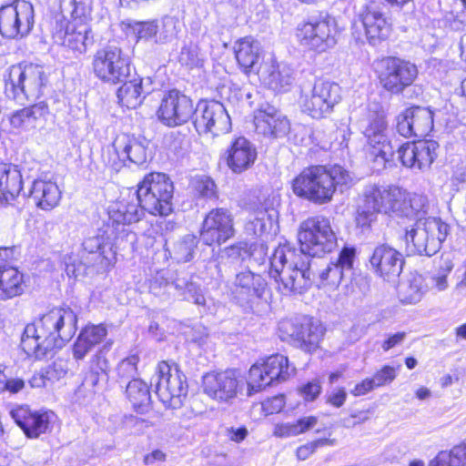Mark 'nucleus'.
<instances>
[{"label":"nucleus","mask_w":466,"mask_h":466,"mask_svg":"<svg viewBox=\"0 0 466 466\" xmlns=\"http://www.w3.org/2000/svg\"><path fill=\"white\" fill-rule=\"evenodd\" d=\"M143 214V208L137 196L134 195L122 198L112 204L108 210L109 218L116 234H126L127 238L131 237L132 240H134L135 236L131 231L127 230L126 227L138 222Z\"/></svg>","instance_id":"25"},{"label":"nucleus","mask_w":466,"mask_h":466,"mask_svg":"<svg viewBox=\"0 0 466 466\" xmlns=\"http://www.w3.org/2000/svg\"><path fill=\"white\" fill-rule=\"evenodd\" d=\"M151 85L149 78L145 81L143 79H134L131 81H124L117 90V98L122 106L127 108H136L139 106L144 97L145 94L150 92L148 86Z\"/></svg>","instance_id":"38"},{"label":"nucleus","mask_w":466,"mask_h":466,"mask_svg":"<svg viewBox=\"0 0 466 466\" xmlns=\"http://www.w3.org/2000/svg\"><path fill=\"white\" fill-rule=\"evenodd\" d=\"M90 32V26L86 23L76 24L61 21L56 27L53 38L58 45L82 54L86 50Z\"/></svg>","instance_id":"28"},{"label":"nucleus","mask_w":466,"mask_h":466,"mask_svg":"<svg viewBox=\"0 0 466 466\" xmlns=\"http://www.w3.org/2000/svg\"><path fill=\"white\" fill-rule=\"evenodd\" d=\"M396 378V370L389 365L383 366L371 378L376 388L391 383Z\"/></svg>","instance_id":"56"},{"label":"nucleus","mask_w":466,"mask_h":466,"mask_svg":"<svg viewBox=\"0 0 466 466\" xmlns=\"http://www.w3.org/2000/svg\"><path fill=\"white\" fill-rule=\"evenodd\" d=\"M257 158L254 146L245 137L235 139L228 150L227 164L234 173L248 169Z\"/></svg>","instance_id":"31"},{"label":"nucleus","mask_w":466,"mask_h":466,"mask_svg":"<svg viewBox=\"0 0 466 466\" xmlns=\"http://www.w3.org/2000/svg\"><path fill=\"white\" fill-rule=\"evenodd\" d=\"M67 372V363L63 360H58L46 370V378L48 380H58L64 378Z\"/></svg>","instance_id":"59"},{"label":"nucleus","mask_w":466,"mask_h":466,"mask_svg":"<svg viewBox=\"0 0 466 466\" xmlns=\"http://www.w3.org/2000/svg\"><path fill=\"white\" fill-rule=\"evenodd\" d=\"M379 79L384 89L400 94L410 86L418 75L414 64L396 57H386L379 64Z\"/></svg>","instance_id":"17"},{"label":"nucleus","mask_w":466,"mask_h":466,"mask_svg":"<svg viewBox=\"0 0 466 466\" xmlns=\"http://www.w3.org/2000/svg\"><path fill=\"white\" fill-rule=\"evenodd\" d=\"M375 385L371 378H367L356 384L355 387L350 390V393L355 397L363 396L375 389Z\"/></svg>","instance_id":"64"},{"label":"nucleus","mask_w":466,"mask_h":466,"mask_svg":"<svg viewBox=\"0 0 466 466\" xmlns=\"http://www.w3.org/2000/svg\"><path fill=\"white\" fill-rule=\"evenodd\" d=\"M194 240L191 238H185L174 244L173 256L177 262H187L192 258Z\"/></svg>","instance_id":"53"},{"label":"nucleus","mask_w":466,"mask_h":466,"mask_svg":"<svg viewBox=\"0 0 466 466\" xmlns=\"http://www.w3.org/2000/svg\"><path fill=\"white\" fill-rule=\"evenodd\" d=\"M356 257L354 248L344 247L336 262L329 263L318 273L319 286L336 289L342 281L345 272L351 270Z\"/></svg>","instance_id":"29"},{"label":"nucleus","mask_w":466,"mask_h":466,"mask_svg":"<svg viewBox=\"0 0 466 466\" xmlns=\"http://www.w3.org/2000/svg\"><path fill=\"white\" fill-rule=\"evenodd\" d=\"M235 234L233 216L225 208H214L206 216L200 238L206 245H221Z\"/></svg>","instance_id":"19"},{"label":"nucleus","mask_w":466,"mask_h":466,"mask_svg":"<svg viewBox=\"0 0 466 466\" xmlns=\"http://www.w3.org/2000/svg\"><path fill=\"white\" fill-rule=\"evenodd\" d=\"M352 184L350 173L341 166H311L304 168L292 180V190L301 198L323 205L333 199L338 188L343 191Z\"/></svg>","instance_id":"3"},{"label":"nucleus","mask_w":466,"mask_h":466,"mask_svg":"<svg viewBox=\"0 0 466 466\" xmlns=\"http://www.w3.org/2000/svg\"><path fill=\"white\" fill-rule=\"evenodd\" d=\"M126 393L133 407L143 412L151 401L150 391L147 384L141 380L134 379L128 382Z\"/></svg>","instance_id":"43"},{"label":"nucleus","mask_w":466,"mask_h":466,"mask_svg":"<svg viewBox=\"0 0 466 466\" xmlns=\"http://www.w3.org/2000/svg\"><path fill=\"white\" fill-rule=\"evenodd\" d=\"M439 145L434 140H420L405 143L400 146L396 154L403 166L416 170L429 168L435 157Z\"/></svg>","instance_id":"23"},{"label":"nucleus","mask_w":466,"mask_h":466,"mask_svg":"<svg viewBox=\"0 0 466 466\" xmlns=\"http://www.w3.org/2000/svg\"><path fill=\"white\" fill-rule=\"evenodd\" d=\"M173 183L166 174L150 173L139 183L137 198L148 213L168 216L173 211Z\"/></svg>","instance_id":"7"},{"label":"nucleus","mask_w":466,"mask_h":466,"mask_svg":"<svg viewBox=\"0 0 466 466\" xmlns=\"http://www.w3.org/2000/svg\"><path fill=\"white\" fill-rule=\"evenodd\" d=\"M34 7L25 0H15L0 7V34L6 38H22L34 26Z\"/></svg>","instance_id":"15"},{"label":"nucleus","mask_w":466,"mask_h":466,"mask_svg":"<svg viewBox=\"0 0 466 466\" xmlns=\"http://www.w3.org/2000/svg\"><path fill=\"white\" fill-rule=\"evenodd\" d=\"M339 35L337 21L329 15L301 23L296 32L299 45L317 53L333 48L338 43Z\"/></svg>","instance_id":"11"},{"label":"nucleus","mask_w":466,"mask_h":466,"mask_svg":"<svg viewBox=\"0 0 466 466\" xmlns=\"http://www.w3.org/2000/svg\"><path fill=\"white\" fill-rule=\"evenodd\" d=\"M294 70L287 64L275 61L266 63L259 71L260 79L270 89L278 92L287 91L293 85Z\"/></svg>","instance_id":"30"},{"label":"nucleus","mask_w":466,"mask_h":466,"mask_svg":"<svg viewBox=\"0 0 466 466\" xmlns=\"http://www.w3.org/2000/svg\"><path fill=\"white\" fill-rule=\"evenodd\" d=\"M407 193L398 187L369 185L358 206L355 221L360 228H369L379 213L404 211Z\"/></svg>","instance_id":"4"},{"label":"nucleus","mask_w":466,"mask_h":466,"mask_svg":"<svg viewBox=\"0 0 466 466\" xmlns=\"http://www.w3.org/2000/svg\"><path fill=\"white\" fill-rule=\"evenodd\" d=\"M454 263L451 255H442L436 271L430 279L431 288L437 291H444L449 287L448 276L451 274Z\"/></svg>","instance_id":"47"},{"label":"nucleus","mask_w":466,"mask_h":466,"mask_svg":"<svg viewBox=\"0 0 466 466\" xmlns=\"http://www.w3.org/2000/svg\"><path fill=\"white\" fill-rule=\"evenodd\" d=\"M235 57L245 73L249 72L260 58L261 46L252 36H246L234 44Z\"/></svg>","instance_id":"35"},{"label":"nucleus","mask_w":466,"mask_h":466,"mask_svg":"<svg viewBox=\"0 0 466 466\" xmlns=\"http://www.w3.org/2000/svg\"><path fill=\"white\" fill-rule=\"evenodd\" d=\"M194 127L199 135L217 137L230 131L231 119L222 103L200 101L195 109Z\"/></svg>","instance_id":"16"},{"label":"nucleus","mask_w":466,"mask_h":466,"mask_svg":"<svg viewBox=\"0 0 466 466\" xmlns=\"http://www.w3.org/2000/svg\"><path fill=\"white\" fill-rule=\"evenodd\" d=\"M300 252L289 245H280L270 257L269 277L282 295L302 293L308 289L315 273L311 263L304 261L303 254L322 257L338 246L336 233L329 218L315 216L300 224L299 231Z\"/></svg>","instance_id":"1"},{"label":"nucleus","mask_w":466,"mask_h":466,"mask_svg":"<svg viewBox=\"0 0 466 466\" xmlns=\"http://www.w3.org/2000/svg\"><path fill=\"white\" fill-rule=\"evenodd\" d=\"M133 33L138 39L149 40L157 37L158 25L156 21L136 22L132 25Z\"/></svg>","instance_id":"54"},{"label":"nucleus","mask_w":466,"mask_h":466,"mask_svg":"<svg viewBox=\"0 0 466 466\" xmlns=\"http://www.w3.org/2000/svg\"><path fill=\"white\" fill-rule=\"evenodd\" d=\"M157 377L156 393L160 401L167 408H180L187 394V384L186 376L177 365L160 362Z\"/></svg>","instance_id":"13"},{"label":"nucleus","mask_w":466,"mask_h":466,"mask_svg":"<svg viewBox=\"0 0 466 466\" xmlns=\"http://www.w3.org/2000/svg\"><path fill=\"white\" fill-rule=\"evenodd\" d=\"M104 246V238L102 236H93L86 238L83 242V248L88 253H100Z\"/></svg>","instance_id":"63"},{"label":"nucleus","mask_w":466,"mask_h":466,"mask_svg":"<svg viewBox=\"0 0 466 466\" xmlns=\"http://www.w3.org/2000/svg\"><path fill=\"white\" fill-rule=\"evenodd\" d=\"M309 317L301 316L290 319H282L279 323V330L282 339H291L297 340L298 336L300 335V329H307L309 327Z\"/></svg>","instance_id":"49"},{"label":"nucleus","mask_w":466,"mask_h":466,"mask_svg":"<svg viewBox=\"0 0 466 466\" xmlns=\"http://www.w3.org/2000/svg\"><path fill=\"white\" fill-rule=\"evenodd\" d=\"M206 59L205 53L201 51L197 42L185 43L178 54L179 64L189 69L202 67Z\"/></svg>","instance_id":"45"},{"label":"nucleus","mask_w":466,"mask_h":466,"mask_svg":"<svg viewBox=\"0 0 466 466\" xmlns=\"http://www.w3.org/2000/svg\"><path fill=\"white\" fill-rule=\"evenodd\" d=\"M76 314L69 307L54 308L26 325L21 348L27 356L41 359L69 341L76 331Z\"/></svg>","instance_id":"2"},{"label":"nucleus","mask_w":466,"mask_h":466,"mask_svg":"<svg viewBox=\"0 0 466 466\" xmlns=\"http://www.w3.org/2000/svg\"><path fill=\"white\" fill-rule=\"evenodd\" d=\"M11 417L27 438L36 439L51 431L55 414L51 411H33L27 406H19L10 411Z\"/></svg>","instance_id":"26"},{"label":"nucleus","mask_w":466,"mask_h":466,"mask_svg":"<svg viewBox=\"0 0 466 466\" xmlns=\"http://www.w3.org/2000/svg\"><path fill=\"white\" fill-rule=\"evenodd\" d=\"M248 255V245L243 242L227 247L221 251V257L231 261L243 260Z\"/></svg>","instance_id":"55"},{"label":"nucleus","mask_w":466,"mask_h":466,"mask_svg":"<svg viewBox=\"0 0 466 466\" xmlns=\"http://www.w3.org/2000/svg\"><path fill=\"white\" fill-rule=\"evenodd\" d=\"M107 154L110 156L107 163L115 169H118L127 160L137 165L144 164L147 157L146 146L127 134L115 138L111 147L107 148Z\"/></svg>","instance_id":"20"},{"label":"nucleus","mask_w":466,"mask_h":466,"mask_svg":"<svg viewBox=\"0 0 466 466\" xmlns=\"http://www.w3.org/2000/svg\"><path fill=\"white\" fill-rule=\"evenodd\" d=\"M242 385V380L233 370L212 371L202 377L203 392L218 402H230L238 396Z\"/></svg>","instance_id":"18"},{"label":"nucleus","mask_w":466,"mask_h":466,"mask_svg":"<svg viewBox=\"0 0 466 466\" xmlns=\"http://www.w3.org/2000/svg\"><path fill=\"white\" fill-rule=\"evenodd\" d=\"M340 99V86L338 84L318 79L312 86L302 87L299 106L304 113L320 119L329 115Z\"/></svg>","instance_id":"9"},{"label":"nucleus","mask_w":466,"mask_h":466,"mask_svg":"<svg viewBox=\"0 0 466 466\" xmlns=\"http://www.w3.org/2000/svg\"><path fill=\"white\" fill-rule=\"evenodd\" d=\"M191 187L196 195L204 198L217 197V186L214 180L208 176H196L191 180Z\"/></svg>","instance_id":"51"},{"label":"nucleus","mask_w":466,"mask_h":466,"mask_svg":"<svg viewBox=\"0 0 466 466\" xmlns=\"http://www.w3.org/2000/svg\"><path fill=\"white\" fill-rule=\"evenodd\" d=\"M61 11L65 18H69V23H86L91 19V0H63Z\"/></svg>","instance_id":"41"},{"label":"nucleus","mask_w":466,"mask_h":466,"mask_svg":"<svg viewBox=\"0 0 466 466\" xmlns=\"http://www.w3.org/2000/svg\"><path fill=\"white\" fill-rule=\"evenodd\" d=\"M363 134L368 139V157L372 162L373 169L379 171L393 160L395 152L392 145L387 141L386 114L383 107L377 103H370L367 117L361 123Z\"/></svg>","instance_id":"5"},{"label":"nucleus","mask_w":466,"mask_h":466,"mask_svg":"<svg viewBox=\"0 0 466 466\" xmlns=\"http://www.w3.org/2000/svg\"><path fill=\"white\" fill-rule=\"evenodd\" d=\"M108 363L102 356H95L91 362L89 371L85 377L84 383L91 387L94 391L103 390L108 380Z\"/></svg>","instance_id":"42"},{"label":"nucleus","mask_w":466,"mask_h":466,"mask_svg":"<svg viewBox=\"0 0 466 466\" xmlns=\"http://www.w3.org/2000/svg\"><path fill=\"white\" fill-rule=\"evenodd\" d=\"M23 188L22 175L16 166L0 163V202L9 203Z\"/></svg>","instance_id":"33"},{"label":"nucleus","mask_w":466,"mask_h":466,"mask_svg":"<svg viewBox=\"0 0 466 466\" xmlns=\"http://www.w3.org/2000/svg\"><path fill=\"white\" fill-rule=\"evenodd\" d=\"M432 128L433 113L427 107H410L398 116L397 130L404 137H423L429 135Z\"/></svg>","instance_id":"24"},{"label":"nucleus","mask_w":466,"mask_h":466,"mask_svg":"<svg viewBox=\"0 0 466 466\" xmlns=\"http://www.w3.org/2000/svg\"><path fill=\"white\" fill-rule=\"evenodd\" d=\"M138 357L131 355L124 359L117 366V375L122 379H129L137 373Z\"/></svg>","instance_id":"57"},{"label":"nucleus","mask_w":466,"mask_h":466,"mask_svg":"<svg viewBox=\"0 0 466 466\" xmlns=\"http://www.w3.org/2000/svg\"><path fill=\"white\" fill-rule=\"evenodd\" d=\"M254 125L257 133L269 138L284 137L290 130L289 119L270 106L255 111Z\"/></svg>","instance_id":"27"},{"label":"nucleus","mask_w":466,"mask_h":466,"mask_svg":"<svg viewBox=\"0 0 466 466\" xmlns=\"http://www.w3.org/2000/svg\"><path fill=\"white\" fill-rule=\"evenodd\" d=\"M46 77L41 66L18 64L9 68L5 79L6 96L20 103L24 99L38 97L46 85Z\"/></svg>","instance_id":"8"},{"label":"nucleus","mask_w":466,"mask_h":466,"mask_svg":"<svg viewBox=\"0 0 466 466\" xmlns=\"http://www.w3.org/2000/svg\"><path fill=\"white\" fill-rule=\"evenodd\" d=\"M266 285L262 276L244 270L236 275L232 292L238 299L249 300L262 297Z\"/></svg>","instance_id":"32"},{"label":"nucleus","mask_w":466,"mask_h":466,"mask_svg":"<svg viewBox=\"0 0 466 466\" xmlns=\"http://www.w3.org/2000/svg\"><path fill=\"white\" fill-rule=\"evenodd\" d=\"M31 198L39 208L51 210L58 205L61 198V191L56 182L35 179L32 185Z\"/></svg>","instance_id":"34"},{"label":"nucleus","mask_w":466,"mask_h":466,"mask_svg":"<svg viewBox=\"0 0 466 466\" xmlns=\"http://www.w3.org/2000/svg\"><path fill=\"white\" fill-rule=\"evenodd\" d=\"M295 373V368H290L288 358L275 354L267 358L261 363L252 365L248 371V387L249 394L258 392L271 385L275 380L284 381Z\"/></svg>","instance_id":"14"},{"label":"nucleus","mask_w":466,"mask_h":466,"mask_svg":"<svg viewBox=\"0 0 466 466\" xmlns=\"http://www.w3.org/2000/svg\"><path fill=\"white\" fill-rule=\"evenodd\" d=\"M333 441L329 439H319L305 445H302L297 449V457L299 460L308 459L319 447H322L325 445H331Z\"/></svg>","instance_id":"58"},{"label":"nucleus","mask_w":466,"mask_h":466,"mask_svg":"<svg viewBox=\"0 0 466 466\" xmlns=\"http://www.w3.org/2000/svg\"><path fill=\"white\" fill-rule=\"evenodd\" d=\"M450 227L435 217L419 218L410 230L406 231V251L408 255L432 256L446 239Z\"/></svg>","instance_id":"6"},{"label":"nucleus","mask_w":466,"mask_h":466,"mask_svg":"<svg viewBox=\"0 0 466 466\" xmlns=\"http://www.w3.org/2000/svg\"><path fill=\"white\" fill-rule=\"evenodd\" d=\"M309 324L307 329H299L300 335L298 336L296 342L303 350L310 352L318 347L323 331L321 327L309 317Z\"/></svg>","instance_id":"48"},{"label":"nucleus","mask_w":466,"mask_h":466,"mask_svg":"<svg viewBox=\"0 0 466 466\" xmlns=\"http://www.w3.org/2000/svg\"><path fill=\"white\" fill-rule=\"evenodd\" d=\"M317 418L314 416L304 417L293 423L277 424L274 427L273 434L279 438H288L303 433L317 424Z\"/></svg>","instance_id":"46"},{"label":"nucleus","mask_w":466,"mask_h":466,"mask_svg":"<svg viewBox=\"0 0 466 466\" xmlns=\"http://www.w3.org/2000/svg\"><path fill=\"white\" fill-rule=\"evenodd\" d=\"M428 466H466V440L450 451H440Z\"/></svg>","instance_id":"44"},{"label":"nucleus","mask_w":466,"mask_h":466,"mask_svg":"<svg viewBox=\"0 0 466 466\" xmlns=\"http://www.w3.org/2000/svg\"><path fill=\"white\" fill-rule=\"evenodd\" d=\"M374 273L389 282H395L402 271L403 255L388 244L377 246L370 258Z\"/></svg>","instance_id":"21"},{"label":"nucleus","mask_w":466,"mask_h":466,"mask_svg":"<svg viewBox=\"0 0 466 466\" xmlns=\"http://www.w3.org/2000/svg\"><path fill=\"white\" fill-rule=\"evenodd\" d=\"M179 27V20L177 17L171 15L164 16L160 26L158 25L157 37L155 39V42L158 44L171 42L177 38Z\"/></svg>","instance_id":"50"},{"label":"nucleus","mask_w":466,"mask_h":466,"mask_svg":"<svg viewBox=\"0 0 466 466\" xmlns=\"http://www.w3.org/2000/svg\"><path fill=\"white\" fill-rule=\"evenodd\" d=\"M407 337V333L404 331H400L395 334L389 335L382 342L381 349L384 352L389 351L390 350L400 345L403 343Z\"/></svg>","instance_id":"62"},{"label":"nucleus","mask_w":466,"mask_h":466,"mask_svg":"<svg viewBox=\"0 0 466 466\" xmlns=\"http://www.w3.org/2000/svg\"><path fill=\"white\" fill-rule=\"evenodd\" d=\"M275 212L265 208L257 209L249 215L245 225V231L251 237H262L269 232L273 227Z\"/></svg>","instance_id":"40"},{"label":"nucleus","mask_w":466,"mask_h":466,"mask_svg":"<svg viewBox=\"0 0 466 466\" xmlns=\"http://www.w3.org/2000/svg\"><path fill=\"white\" fill-rule=\"evenodd\" d=\"M24 275L15 267L0 266V299L6 300L24 292Z\"/></svg>","instance_id":"39"},{"label":"nucleus","mask_w":466,"mask_h":466,"mask_svg":"<svg viewBox=\"0 0 466 466\" xmlns=\"http://www.w3.org/2000/svg\"><path fill=\"white\" fill-rule=\"evenodd\" d=\"M390 32L391 25L377 4L368 3L357 10L352 35L358 41L366 39L376 46L386 40Z\"/></svg>","instance_id":"10"},{"label":"nucleus","mask_w":466,"mask_h":466,"mask_svg":"<svg viewBox=\"0 0 466 466\" xmlns=\"http://www.w3.org/2000/svg\"><path fill=\"white\" fill-rule=\"evenodd\" d=\"M408 203L410 208V214L420 215V213L425 212L427 198L422 195L413 194L410 196Z\"/></svg>","instance_id":"61"},{"label":"nucleus","mask_w":466,"mask_h":466,"mask_svg":"<svg viewBox=\"0 0 466 466\" xmlns=\"http://www.w3.org/2000/svg\"><path fill=\"white\" fill-rule=\"evenodd\" d=\"M195 113L192 100L177 90L169 93L162 99L157 111L158 118L168 127L182 125Z\"/></svg>","instance_id":"22"},{"label":"nucleus","mask_w":466,"mask_h":466,"mask_svg":"<svg viewBox=\"0 0 466 466\" xmlns=\"http://www.w3.org/2000/svg\"><path fill=\"white\" fill-rule=\"evenodd\" d=\"M299 393L307 401L314 400L321 391V385L319 380H314L299 388Z\"/></svg>","instance_id":"60"},{"label":"nucleus","mask_w":466,"mask_h":466,"mask_svg":"<svg viewBox=\"0 0 466 466\" xmlns=\"http://www.w3.org/2000/svg\"><path fill=\"white\" fill-rule=\"evenodd\" d=\"M48 113V107L45 103H38L30 107L17 110L10 116V124L14 128L31 130L43 121Z\"/></svg>","instance_id":"37"},{"label":"nucleus","mask_w":466,"mask_h":466,"mask_svg":"<svg viewBox=\"0 0 466 466\" xmlns=\"http://www.w3.org/2000/svg\"><path fill=\"white\" fill-rule=\"evenodd\" d=\"M423 295L420 279L414 278L409 283L402 285L399 296L404 304H416Z\"/></svg>","instance_id":"52"},{"label":"nucleus","mask_w":466,"mask_h":466,"mask_svg":"<svg viewBox=\"0 0 466 466\" xmlns=\"http://www.w3.org/2000/svg\"><path fill=\"white\" fill-rule=\"evenodd\" d=\"M107 330L102 324L87 325L78 335L74 344L73 355L76 360H82L85 356L106 336Z\"/></svg>","instance_id":"36"},{"label":"nucleus","mask_w":466,"mask_h":466,"mask_svg":"<svg viewBox=\"0 0 466 466\" xmlns=\"http://www.w3.org/2000/svg\"><path fill=\"white\" fill-rule=\"evenodd\" d=\"M95 76L104 83L116 85L130 74V62L123 51L113 46L98 49L92 61Z\"/></svg>","instance_id":"12"}]
</instances>
